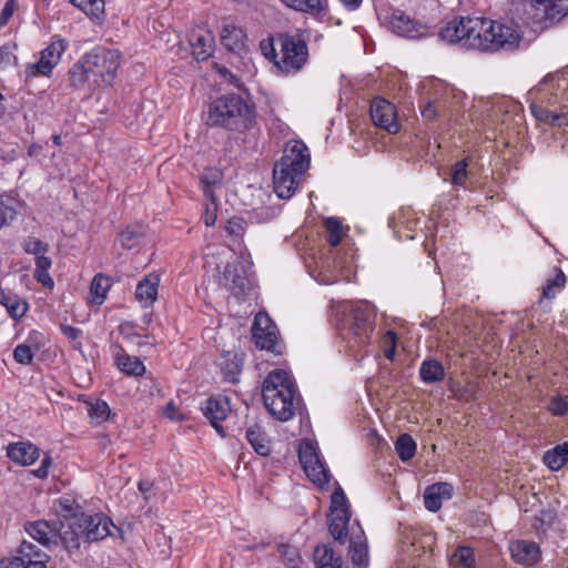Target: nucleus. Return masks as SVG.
I'll use <instances>...</instances> for the list:
<instances>
[{"instance_id":"c756f323","label":"nucleus","mask_w":568,"mask_h":568,"mask_svg":"<svg viewBox=\"0 0 568 568\" xmlns=\"http://www.w3.org/2000/svg\"><path fill=\"white\" fill-rule=\"evenodd\" d=\"M349 556L354 566L366 568L369 564V554L367 540L362 531L359 536L352 537L349 540Z\"/></svg>"},{"instance_id":"79ce46f5","label":"nucleus","mask_w":568,"mask_h":568,"mask_svg":"<svg viewBox=\"0 0 568 568\" xmlns=\"http://www.w3.org/2000/svg\"><path fill=\"white\" fill-rule=\"evenodd\" d=\"M111 287V280L108 276L102 274H97L90 286V293L92 295V301L95 304H102L106 297V293Z\"/></svg>"},{"instance_id":"f704fd0d","label":"nucleus","mask_w":568,"mask_h":568,"mask_svg":"<svg viewBox=\"0 0 568 568\" xmlns=\"http://www.w3.org/2000/svg\"><path fill=\"white\" fill-rule=\"evenodd\" d=\"M286 7L314 17H321L326 11V6L321 0H281Z\"/></svg>"},{"instance_id":"49530a36","label":"nucleus","mask_w":568,"mask_h":568,"mask_svg":"<svg viewBox=\"0 0 568 568\" xmlns=\"http://www.w3.org/2000/svg\"><path fill=\"white\" fill-rule=\"evenodd\" d=\"M70 3L82 10L87 16L99 19L104 10L103 0H70Z\"/></svg>"},{"instance_id":"cd10ccee","label":"nucleus","mask_w":568,"mask_h":568,"mask_svg":"<svg viewBox=\"0 0 568 568\" xmlns=\"http://www.w3.org/2000/svg\"><path fill=\"white\" fill-rule=\"evenodd\" d=\"M159 275L151 273L145 275L136 285L135 298L144 306H151L158 297Z\"/></svg>"},{"instance_id":"5701e85b","label":"nucleus","mask_w":568,"mask_h":568,"mask_svg":"<svg viewBox=\"0 0 568 568\" xmlns=\"http://www.w3.org/2000/svg\"><path fill=\"white\" fill-rule=\"evenodd\" d=\"M58 532H57V544L54 547L63 546L65 550L71 552L73 549H78L80 547V540L83 538L82 532L79 531L78 526L75 525V517L70 521H58Z\"/></svg>"},{"instance_id":"864d4df0","label":"nucleus","mask_w":568,"mask_h":568,"mask_svg":"<svg viewBox=\"0 0 568 568\" xmlns=\"http://www.w3.org/2000/svg\"><path fill=\"white\" fill-rule=\"evenodd\" d=\"M467 166H468V159H463L460 161H457L454 165H452L450 182L454 185H458V186L465 185V183L467 181V176H468Z\"/></svg>"},{"instance_id":"423d86ee","label":"nucleus","mask_w":568,"mask_h":568,"mask_svg":"<svg viewBox=\"0 0 568 568\" xmlns=\"http://www.w3.org/2000/svg\"><path fill=\"white\" fill-rule=\"evenodd\" d=\"M483 28V18L459 17L446 23L438 36L448 43H459L467 49H476L477 37Z\"/></svg>"},{"instance_id":"13d9d810","label":"nucleus","mask_w":568,"mask_h":568,"mask_svg":"<svg viewBox=\"0 0 568 568\" xmlns=\"http://www.w3.org/2000/svg\"><path fill=\"white\" fill-rule=\"evenodd\" d=\"M110 415V407L104 400H97L95 404L89 408V416L97 423H102L108 419Z\"/></svg>"},{"instance_id":"bb28decb","label":"nucleus","mask_w":568,"mask_h":568,"mask_svg":"<svg viewBox=\"0 0 568 568\" xmlns=\"http://www.w3.org/2000/svg\"><path fill=\"white\" fill-rule=\"evenodd\" d=\"M453 495V486L448 483H437L428 486L424 493V505L429 511L436 513L442 507L443 499H449Z\"/></svg>"},{"instance_id":"9d476101","label":"nucleus","mask_w":568,"mask_h":568,"mask_svg":"<svg viewBox=\"0 0 568 568\" xmlns=\"http://www.w3.org/2000/svg\"><path fill=\"white\" fill-rule=\"evenodd\" d=\"M329 511L328 530L335 540L345 544L351 513L347 498L339 486L332 494Z\"/></svg>"},{"instance_id":"6e6552de","label":"nucleus","mask_w":568,"mask_h":568,"mask_svg":"<svg viewBox=\"0 0 568 568\" xmlns=\"http://www.w3.org/2000/svg\"><path fill=\"white\" fill-rule=\"evenodd\" d=\"M524 13L532 23L548 27L568 16V0H520Z\"/></svg>"},{"instance_id":"0eeeda50","label":"nucleus","mask_w":568,"mask_h":568,"mask_svg":"<svg viewBox=\"0 0 568 568\" xmlns=\"http://www.w3.org/2000/svg\"><path fill=\"white\" fill-rule=\"evenodd\" d=\"M82 57L91 71L94 85H99V80L110 83L120 67L121 54L118 50L95 48Z\"/></svg>"},{"instance_id":"9b49d317","label":"nucleus","mask_w":568,"mask_h":568,"mask_svg":"<svg viewBox=\"0 0 568 568\" xmlns=\"http://www.w3.org/2000/svg\"><path fill=\"white\" fill-rule=\"evenodd\" d=\"M49 556L29 541H22L14 555L3 558L0 568H47Z\"/></svg>"},{"instance_id":"473e14b6","label":"nucleus","mask_w":568,"mask_h":568,"mask_svg":"<svg viewBox=\"0 0 568 568\" xmlns=\"http://www.w3.org/2000/svg\"><path fill=\"white\" fill-rule=\"evenodd\" d=\"M120 349L121 353L115 356L118 368L128 376H142L145 373V366L141 359L136 356L125 354L122 348Z\"/></svg>"},{"instance_id":"c9c22d12","label":"nucleus","mask_w":568,"mask_h":568,"mask_svg":"<svg viewBox=\"0 0 568 568\" xmlns=\"http://www.w3.org/2000/svg\"><path fill=\"white\" fill-rule=\"evenodd\" d=\"M67 48L68 42L64 39L54 37L50 44L41 51L40 58L44 62L50 63V67L53 69L60 62L61 55L64 53Z\"/></svg>"},{"instance_id":"58836bf2","label":"nucleus","mask_w":568,"mask_h":568,"mask_svg":"<svg viewBox=\"0 0 568 568\" xmlns=\"http://www.w3.org/2000/svg\"><path fill=\"white\" fill-rule=\"evenodd\" d=\"M51 265V258L44 254L36 257V270L33 276L38 283H41L44 287L50 290L54 286V281L49 274Z\"/></svg>"},{"instance_id":"39448f33","label":"nucleus","mask_w":568,"mask_h":568,"mask_svg":"<svg viewBox=\"0 0 568 568\" xmlns=\"http://www.w3.org/2000/svg\"><path fill=\"white\" fill-rule=\"evenodd\" d=\"M476 37V50L480 51L514 50L520 42V34L513 26L486 18H483V28Z\"/></svg>"},{"instance_id":"a18cd8bd","label":"nucleus","mask_w":568,"mask_h":568,"mask_svg":"<svg viewBox=\"0 0 568 568\" xmlns=\"http://www.w3.org/2000/svg\"><path fill=\"white\" fill-rule=\"evenodd\" d=\"M78 506L74 500L70 498H60L54 501L53 510L59 516L65 519V521H70L73 517H79L80 514L77 513Z\"/></svg>"},{"instance_id":"4468645a","label":"nucleus","mask_w":568,"mask_h":568,"mask_svg":"<svg viewBox=\"0 0 568 568\" xmlns=\"http://www.w3.org/2000/svg\"><path fill=\"white\" fill-rule=\"evenodd\" d=\"M75 525L89 542L104 539L111 535V528H115L112 520L102 514L88 515L81 513L79 517H75Z\"/></svg>"},{"instance_id":"6ab92c4d","label":"nucleus","mask_w":568,"mask_h":568,"mask_svg":"<svg viewBox=\"0 0 568 568\" xmlns=\"http://www.w3.org/2000/svg\"><path fill=\"white\" fill-rule=\"evenodd\" d=\"M59 520H36L24 525L26 531L42 546L51 549L57 544V532Z\"/></svg>"},{"instance_id":"c85d7f7f","label":"nucleus","mask_w":568,"mask_h":568,"mask_svg":"<svg viewBox=\"0 0 568 568\" xmlns=\"http://www.w3.org/2000/svg\"><path fill=\"white\" fill-rule=\"evenodd\" d=\"M567 277L565 273L558 268H554L552 275L547 277L544 286L541 287V296L538 301L539 305H544L546 301L554 300L565 287Z\"/></svg>"},{"instance_id":"2eb2a0df","label":"nucleus","mask_w":568,"mask_h":568,"mask_svg":"<svg viewBox=\"0 0 568 568\" xmlns=\"http://www.w3.org/2000/svg\"><path fill=\"white\" fill-rule=\"evenodd\" d=\"M374 316V306L368 302H358L352 308V333L355 338L354 347H361L368 341L369 333L373 331L372 317Z\"/></svg>"},{"instance_id":"69168bd1","label":"nucleus","mask_w":568,"mask_h":568,"mask_svg":"<svg viewBox=\"0 0 568 568\" xmlns=\"http://www.w3.org/2000/svg\"><path fill=\"white\" fill-rule=\"evenodd\" d=\"M60 329L69 339L72 341H75L82 334L80 328L70 325H61Z\"/></svg>"},{"instance_id":"f3484780","label":"nucleus","mask_w":568,"mask_h":568,"mask_svg":"<svg viewBox=\"0 0 568 568\" xmlns=\"http://www.w3.org/2000/svg\"><path fill=\"white\" fill-rule=\"evenodd\" d=\"M201 409L205 418L211 423L216 432L220 435L225 436L221 423L225 420L231 412L230 399L223 395L211 396L204 402Z\"/></svg>"},{"instance_id":"a19ab883","label":"nucleus","mask_w":568,"mask_h":568,"mask_svg":"<svg viewBox=\"0 0 568 568\" xmlns=\"http://www.w3.org/2000/svg\"><path fill=\"white\" fill-rule=\"evenodd\" d=\"M222 173L217 169H209L200 176V184L206 200L215 204V196L213 187L220 184Z\"/></svg>"},{"instance_id":"f257e3e1","label":"nucleus","mask_w":568,"mask_h":568,"mask_svg":"<svg viewBox=\"0 0 568 568\" xmlns=\"http://www.w3.org/2000/svg\"><path fill=\"white\" fill-rule=\"evenodd\" d=\"M206 124L229 132L244 133L256 124L255 106L240 94H223L209 104Z\"/></svg>"},{"instance_id":"a211bd4d","label":"nucleus","mask_w":568,"mask_h":568,"mask_svg":"<svg viewBox=\"0 0 568 568\" xmlns=\"http://www.w3.org/2000/svg\"><path fill=\"white\" fill-rule=\"evenodd\" d=\"M392 31L408 39H422L432 34L430 29L402 12L394 13L389 22Z\"/></svg>"},{"instance_id":"bf43d9fd","label":"nucleus","mask_w":568,"mask_h":568,"mask_svg":"<svg viewBox=\"0 0 568 568\" xmlns=\"http://www.w3.org/2000/svg\"><path fill=\"white\" fill-rule=\"evenodd\" d=\"M52 465V458L49 454H45L43 459L41 460V465L39 468L34 469L32 473L37 478L44 479L49 475V468Z\"/></svg>"},{"instance_id":"09e8293b","label":"nucleus","mask_w":568,"mask_h":568,"mask_svg":"<svg viewBox=\"0 0 568 568\" xmlns=\"http://www.w3.org/2000/svg\"><path fill=\"white\" fill-rule=\"evenodd\" d=\"M17 214L12 199L0 196V230L16 220Z\"/></svg>"},{"instance_id":"b1692460","label":"nucleus","mask_w":568,"mask_h":568,"mask_svg":"<svg viewBox=\"0 0 568 568\" xmlns=\"http://www.w3.org/2000/svg\"><path fill=\"white\" fill-rule=\"evenodd\" d=\"M510 554L518 565L532 566L539 559L540 549L534 541L518 540L510 545Z\"/></svg>"},{"instance_id":"aec40b11","label":"nucleus","mask_w":568,"mask_h":568,"mask_svg":"<svg viewBox=\"0 0 568 568\" xmlns=\"http://www.w3.org/2000/svg\"><path fill=\"white\" fill-rule=\"evenodd\" d=\"M7 457L17 465L29 466L39 459L40 449L31 442L10 443Z\"/></svg>"},{"instance_id":"338daca9","label":"nucleus","mask_w":568,"mask_h":568,"mask_svg":"<svg viewBox=\"0 0 568 568\" xmlns=\"http://www.w3.org/2000/svg\"><path fill=\"white\" fill-rule=\"evenodd\" d=\"M14 48H16V44L14 45L3 44L0 47V65L10 62V58L12 57V49H14Z\"/></svg>"},{"instance_id":"4c0bfd02","label":"nucleus","mask_w":568,"mask_h":568,"mask_svg":"<svg viewBox=\"0 0 568 568\" xmlns=\"http://www.w3.org/2000/svg\"><path fill=\"white\" fill-rule=\"evenodd\" d=\"M244 33L234 24H226L221 32V41L230 51H236L243 47Z\"/></svg>"},{"instance_id":"7c9ffc66","label":"nucleus","mask_w":568,"mask_h":568,"mask_svg":"<svg viewBox=\"0 0 568 568\" xmlns=\"http://www.w3.org/2000/svg\"><path fill=\"white\" fill-rule=\"evenodd\" d=\"M419 377L425 384H434L445 378V368L443 364L434 358H427L419 366Z\"/></svg>"},{"instance_id":"dca6fc26","label":"nucleus","mask_w":568,"mask_h":568,"mask_svg":"<svg viewBox=\"0 0 568 568\" xmlns=\"http://www.w3.org/2000/svg\"><path fill=\"white\" fill-rule=\"evenodd\" d=\"M371 119L374 125L389 134H396L400 129L395 105L385 99L376 98L372 101Z\"/></svg>"},{"instance_id":"4d7b16f0","label":"nucleus","mask_w":568,"mask_h":568,"mask_svg":"<svg viewBox=\"0 0 568 568\" xmlns=\"http://www.w3.org/2000/svg\"><path fill=\"white\" fill-rule=\"evenodd\" d=\"M23 250L28 254L39 256L45 254L49 251V245L39 239L28 236L23 242Z\"/></svg>"},{"instance_id":"5fc2aeb1","label":"nucleus","mask_w":568,"mask_h":568,"mask_svg":"<svg viewBox=\"0 0 568 568\" xmlns=\"http://www.w3.org/2000/svg\"><path fill=\"white\" fill-rule=\"evenodd\" d=\"M52 72V68L50 67V63L44 62L41 58L36 63H30L26 67L24 73H26V81L29 82L33 78L43 75L48 77Z\"/></svg>"},{"instance_id":"f8f14e48","label":"nucleus","mask_w":568,"mask_h":568,"mask_svg":"<svg viewBox=\"0 0 568 568\" xmlns=\"http://www.w3.org/2000/svg\"><path fill=\"white\" fill-rule=\"evenodd\" d=\"M298 459L306 476L315 485L323 488L329 483L331 475L324 464L321 462L320 456L312 443H303L300 446Z\"/></svg>"},{"instance_id":"f03ea898","label":"nucleus","mask_w":568,"mask_h":568,"mask_svg":"<svg viewBox=\"0 0 568 568\" xmlns=\"http://www.w3.org/2000/svg\"><path fill=\"white\" fill-rule=\"evenodd\" d=\"M262 397L267 412L280 422L291 420L302 403L291 375L280 368L271 371L263 381Z\"/></svg>"},{"instance_id":"de8ad7c7","label":"nucleus","mask_w":568,"mask_h":568,"mask_svg":"<svg viewBox=\"0 0 568 568\" xmlns=\"http://www.w3.org/2000/svg\"><path fill=\"white\" fill-rule=\"evenodd\" d=\"M30 342L31 338H29L27 343L17 345L13 349V358L17 363L21 365H30L32 363L34 356L33 352L38 351L39 347H32Z\"/></svg>"},{"instance_id":"ddd939ff","label":"nucleus","mask_w":568,"mask_h":568,"mask_svg":"<svg viewBox=\"0 0 568 568\" xmlns=\"http://www.w3.org/2000/svg\"><path fill=\"white\" fill-rule=\"evenodd\" d=\"M546 87L542 84L541 87H536L529 92L531 102L530 110L535 119L539 122L551 126H567L568 125V112H557L555 110H549L545 105L546 98Z\"/></svg>"},{"instance_id":"603ef678","label":"nucleus","mask_w":568,"mask_h":568,"mask_svg":"<svg viewBox=\"0 0 568 568\" xmlns=\"http://www.w3.org/2000/svg\"><path fill=\"white\" fill-rule=\"evenodd\" d=\"M277 551L287 568H298L301 556L295 547L282 544L278 546Z\"/></svg>"},{"instance_id":"a878e982","label":"nucleus","mask_w":568,"mask_h":568,"mask_svg":"<svg viewBox=\"0 0 568 568\" xmlns=\"http://www.w3.org/2000/svg\"><path fill=\"white\" fill-rule=\"evenodd\" d=\"M83 57H81L68 71L69 87L73 90H90L93 83V77L87 68Z\"/></svg>"},{"instance_id":"7ed1b4c3","label":"nucleus","mask_w":568,"mask_h":568,"mask_svg":"<svg viewBox=\"0 0 568 568\" xmlns=\"http://www.w3.org/2000/svg\"><path fill=\"white\" fill-rule=\"evenodd\" d=\"M260 49L263 55L284 74L301 71L308 60V47L300 31L294 34L277 32L262 40Z\"/></svg>"},{"instance_id":"1a4fd4ad","label":"nucleus","mask_w":568,"mask_h":568,"mask_svg":"<svg viewBox=\"0 0 568 568\" xmlns=\"http://www.w3.org/2000/svg\"><path fill=\"white\" fill-rule=\"evenodd\" d=\"M252 338L260 349H265L276 356L284 353L285 345L280 339L277 326L266 313L256 314L252 326Z\"/></svg>"},{"instance_id":"e2e57ef3","label":"nucleus","mask_w":568,"mask_h":568,"mask_svg":"<svg viewBox=\"0 0 568 568\" xmlns=\"http://www.w3.org/2000/svg\"><path fill=\"white\" fill-rule=\"evenodd\" d=\"M16 8L14 0H7L4 7L0 12V27H3L8 23L9 19L13 16Z\"/></svg>"},{"instance_id":"72a5a7b5","label":"nucleus","mask_w":568,"mask_h":568,"mask_svg":"<svg viewBox=\"0 0 568 568\" xmlns=\"http://www.w3.org/2000/svg\"><path fill=\"white\" fill-rule=\"evenodd\" d=\"M245 437L251 444L253 449L261 456H267L271 453L270 443L265 433L257 425L248 427L245 432Z\"/></svg>"},{"instance_id":"0e129e2a","label":"nucleus","mask_w":568,"mask_h":568,"mask_svg":"<svg viewBox=\"0 0 568 568\" xmlns=\"http://www.w3.org/2000/svg\"><path fill=\"white\" fill-rule=\"evenodd\" d=\"M217 72L226 82L233 84L235 88H241L240 79L225 67H219Z\"/></svg>"},{"instance_id":"6e6d98bb","label":"nucleus","mask_w":568,"mask_h":568,"mask_svg":"<svg viewBox=\"0 0 568 568\" xmlns=\"http://www.w3.org/2000/svg\"><path fill=\"white\" fill-rule=\"evenodd\" d=\"M246 226V221L243 217L234 216L227 220L224 229L229 235L240 240L243 237Z\"/></svg>"},{"instance_id":"412c9836","label":"nucleus","mask_w":568,"mask_h":568,"mask_svg":"<svg viewBox=\"0 0 568 568\" xmlns=\"http://www.w3.org/2000/svg\"><path fill=\"white\" fill-rule=\"evenodd\" d=\"M192 54L197 61L207 60L214 50V38L210 31L193 30L189 38Z\"/></svg>"},{"instance_id":"3c124183","label":"nucleus","mask_w":568,"mask_h":568,"mask_svg":"<svg viewBox=\"0 0 568 568\" xmlns=\"http://www.w3.org/2000/svg\"><path fill=\"white\" fill-rule=\"evenodd\" d=\"M3 306L13 320H20L28 311V304L22 302L18 296L8 295Z\"/></svg>"},{"instance_id":"e433bc0d","label":"nucleus","mask_w":568,"mask_h":568,"mask_svg":"<svg viewBox=\"0 0 568 568\" xmlns=\"http://www.w3.org/2000/svg\"><path fill=\"white\" fill-rule=\"evenodd\" d=\"M545 464L552 470H558L568 463V443L557 445L544 455Z\"/></svg>"},{"instance_id":"393cba45","label":"nucleus","mask_w":568,"mask_h":568,"mask_svg":"<svg viewBox=\"0 0 568 568\" xmlns=\"http://www.w3.org/2000/svg\"><path fill=\"white\" fill-rule=\"evenodd\" d=\"M223 280L225 286L235 295L244 294L248 284L242 263H229L224 267Z\"/></svg>"},{"instance_id":"8fccbe9b","label":"nucleus","mask_w":568,"mask_h":568,"mask_svg":"<svg viewBox=\"0 0 568 568\" xmlns=\"http://www.w3.org/2000/svg\"><path fill=\"white\" fill-rule=\"evenodd\" d=\"M325 229L328 243L334 247L337 246L344 235L342 223L335 217H328L325 220Z\"/></svg>"},{"instance_id":"2f4dec72","label":"nucleus","mask_w":568,"mask_h":568,"mask_svg":"<svg viewBox=\"0 0 568 568\" xmlns=\"http://www.w3.org/2000/svg\"><path fill=\"white\" fill-rule=\"evenodd\" d=\"M314 564L315 568H342L343 559L331 546L320 545L314 549Z\"/></svg>"},{"instance_id":"052dcab7","label":"nucleus","mask_w":568,"mask_h":568,"mask_svg":"<svg viewBox=\"0 0 568 568\" xmlns=\"http://www.w3.org/2000/svg\"><path fill=\"white\" fill-rule=\"evenodd\" d=\"M549 410L556 416H562L568 412V404L562 398H552L549 404Z\"/></svg>"},{"instance_id":"4be33fe9","label":"nucleus","mask_w":568,"mask_h":568,"mask_svg":"<svg viewBox=\"0 0 568 568\" xmlns=\"http://www.w3.org/2000/svg\"><path fill=\"white\" fill-rule=\"evenodd\" d=\"M219 366L226 382L237 383L243 368V354L235 351H225L220 356Z\"/></svg>"},{"instance_id":"c03bdc74","label":"nucleus","mask_w":568,"mask_h":568,"mask_svg":"<svg viewBox=\"0 0 568 568\" xmlns=\"http://www.w3.org/2000/svg\"><path fill=\"white\" fill-rule=\"evenodd\" d=\"M450 565L454 567L475 568L473 549L468 546H458L450 556Z\"/></svg>"},{"instance_id":"20e7f679","label":"nucleus","mask_w":568,"mask_h":568,"mask_svg":"<svg viewBox=\"0 0 568 568\" xmlns=\"http://www.w3.org/2000/svg\"><path fill=\"white\" fill-rule=\"evenodd\" d=\"M310 166L306 145L301 141H291L273 168L274 192L281 199L288 200L296 192L300 179Z\"/></svg>"},{"instance_id":"37998d69","label":"nucleus","mask_w":568,"mask_h":568,"mask_svg":"<svg viewBox=\"0 0 568 568\" xmlns=\"http://www.w3.org/2000/svg\"><path fill=\"white\" fill-rule=\"evenodd\" d=\"M416 442L409 434H402L395 443V450L402 462L410 460L416 454Z\"/></svg>"},{"instance_id":"680f3d73","label":"nucleus","mask_w":568,"mask_h":568,"mask_svg":"<svg viewBox=\"0 0 568 568\" xmlns=\"http://www.w3.org/2000/svg\"><path fill=\"white\" fill-rule=\"evenodd\" d=\"M554 80V77H546L539 84L538 87H541L542 84H545L546 87V98H545V105L548 106V105H554L555 103H557V94L556 93H552L550 92L551 90V87L550 85V82Z\"/></svg>"},{"instance_id":"ea45409f","label":"nucleus","mask_w":568,"mask_h":568,"mask_svg":"<svg viewBox=\"0 0 568 568\" xmlns=\"http://www.w3.org/2000/svg\"><path fill=\"white\" fill-rule=\"evenodd\" d=\"M145 234V227L142 224L128 225L119 235L123 248L131 250L138 246Z\"/></svg>"},{"instance_id":"774afa93","label":"nucleus","mask_w":568,"mask_h":568,"mask_svg":"<svg viewBox=\"0 0 568 568\" xmlns=\"http://www.w3.org/2000/svg\"><path fill=\"white\" fill-rule=\"evenodd\" d=\"M422 115H423L424 119H426L428 121H433V120H435L437 118L438 112H437L436 106L432 102H428L422 109Z\"/></svg>"}]
</instances>
